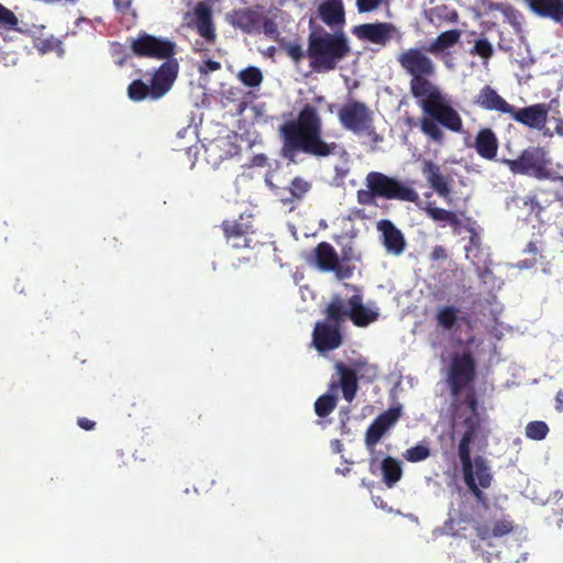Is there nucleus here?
<instances>
[{
	"mask_svg": "<svg viewBox=\"0 0 563 563\" xmlns=\"http://www.w3.org/2000/svg\"><path fill=\"white\" fill-rule=\"evenodd\" d=\"M407 123H408L409 125H411V124L413 123V120H412V119H407Z\"/></svg>",
	"mask_w": 563,
	"mask_h": 563,
	"instance_id": "bf43d9fd",
	"label": "nucleus"
},
{
	"mask_svg": "<svg viewBox=\"0 0 563 563\" xmlns=\"http://www.w3.org/2000/svg\"><path fill=\"white\" fill-rule=\"evenodd\" d=\"M324 312L328 322L340 327L349 318V307L339 295L332 296Z\"/></svg>",
	"mask_w": 563,
	"mask_h": 563,
	"instance_id": "2f4dec72",
	"label": "nucleus"
},
{
	"mask_svg": "<svg viewBox=\"0 0 563 563\" xmlns=\"http://www.w3.org/2000/svg\"><path fill=\"white\" fill-rule=\"evenodd\" d=\"M77 424H78L81 429H84V430H86V431L93 430V429H95V427H96V422H95V421H92V420H90V419H88V418H85V417L78 418V420H77Z\"/></svg>",
	"mask_w": 563,
	"mask_h": 563,
	"instance_id": "3c124183",
	"label": "nucleus"
},
{
	"mask_svg": "<svg viewBox=\"0 0 563 563\" xmlns=\"http://www.w3.org/2000/svg\"><path fill=\"white\" fill-rule=\"evenodd\" d=\"M209 164L217 166L219 164V162H209Z\"/></svg>",
	"mask_w": 563,
	"mask_h": 563,
	"instance_id": "052dcab7",
	"label": "nucleus"
},
{
	"mask_svg": "<svg viewBox=\"0 0 563 563\" xmlns=\"http://www.w3.org/2000/svg\"><path fill=\"white\" fill-rule=\"evenodd\" d=\"M309 30L306 54L311 69L316 73L334 70L351 53L345 32H327L322 26L314 24L313 18L309 19Z\"/></svg>",
	"mask_w": 563,
	"mask_h": 563,
	"instance_id": "7ed1b4c3",
	"label": "nucleus"
},
{
	"mask_svg": "<svg viewBox=\"0 0 563 563\" xmlns=\"http://www.w3.org/2000/svg\"><path fill=\"white\" fill-rule=\"evenodd\" d=\"M269 186L284 206L301 200L311 189V184L299 176L295 177L286 188H279L273 184Z\"/></svg>",
	"mask_w": 563,
	"mask_h": 563,
	"instance_id": "5701e85b",
	"label": "nucleus"
},
{
	"mask_svg": "<svg viewBox=\"0 0 563 563\" xmlns=\"http://www.w3.org/2000/svg\"><path fill=\"white\" fill-rule=\"evenodd\" d=\"M431 261H441L448 258V252L444 246L435 245L430 254Z\"/></svg>",
	"mask_w": 563,
	"mask_h": 563,
	"instance_id": "8fccbe9b",
	"label": "nucleus"
},
{
	"mask_svg": "<svg viewBox=\"0 0 563 563\" xmlns=\"http://www.w3.org/2000/svg\"><path fill=\"white\" fill-rule=\"evenodd\" d=\"M341 125L358 136H366L374 143L382 142L383 137L376 132L374 112L363 101L351 99L338 111Z\"/></svg>",
	"mask_w": 563,
	"mask_h": 563,
	"instance_id": "39448f33",
	"label": "nucleus"
},
{
	"mask_svg": "<svg viewBox=\"0 0 563 563\" xmlns=\"http://www.w3.org/2000/svg\"><path fill=\"white\" fill-rule=\"evenodd\" d=\"M19 21L15 14L0 3V24L7 29H15Z\"/></svg>",
	"mask_w": 563,
	"mask_h": 563,
	"instance_id": "79ce46f5",
	"label": "nucleus"
},
{
	"mask_svg": "<svg viewBox=\"0 0 563 563\" xmlns=\"http://www.w3.org/2000/svg\"><path fill=\"white\" fill-rule=\"evenodd\" d=\"M461 426L463 428V434L457 445L459 456L472 453L471 444L477 439L482 430V420L479 415L467 416L463 419Z\"/></svg>",
	"mask_w": 563,
	"mask_h": 563,
	"instance_id": "a878e982",
	"label": "nucleus"
},
{
	"mask_svg": "<svg viewBox=\"0 0 563 563\" xmlns=\"http://www.w3.org/2000/svg\"><path fill=\"white\" fill-rule=\"evenodd\" d=\"M461 38V31L453 29L440 33L433 42L427 48V52L431 54H438L448 48L453 47Z\"/></svg>",
	"mask_w": 563,
	"mask_h": 563,
	"instance_id": "72a5a7b5",
	"label": "nucleus"
},
{
	"mask_svg": "<svg viewBox=\"0 0 563 563\" xmlns=\"http://www.w3.org/2000/svg\"><path fill=\"white\" fill-rule=\"evenodd\" d=\"M395 33H398L397 27L389 22L364 23L352 29V34L360 41H367L380 46H386Z\"/></svg>",
	"mask_w": 563,
	"mask_h": 563,
	"instance_id": "ddd939ff",
	"label": "nucleus"
},
{
	"mask_svg": "<svg viewBox=\"0 0 563 563\" xmlns=\"http://www.w3.org/2000/svg\"><path fill=\"white\" fill-rule=\"evenodd\" d=\"M397 62L410 75L409 91L422 111L419 119L421 133L435 145L445 142L444 129L455 133L463 130V120L440 87L431 81L437 74L433 60L417 47L401 52Z\"/></svg>",
	"mask_w": 563,
	"mask_h": 563,
	"instance_id": "f257e3e1",
	"label": "nucleus"
},
{
	"mask_svg": "<svg viewBox=\"0 0 563 563\" xmlns=\"http://www.w3.org/2000/svg\"><path fill=\"white\" fill-rule=\"evenodd\" d=\"M261 25H262V31L266 36H269L273 38H276L278 36V34H279L278 26L273 19L263 16Z\"/></svg>",
	"mask_w": 563,
	"mask_h": 563,
	"instance_id": "49530a36",
	"label": "nucleus"
},
{
	"mask_svg": "<svg viewBox=\"0 0 563 563\" xmlns=\"http://www.w3.org/2000/svg\"><path fill=\"white\" fill-rule=\"evenodd\" d=\"M263 14L253 8L235 10L231 14L230 23L246 34L260 33Z\"/></svg>",
	"mask_w": 563,
	"mask_h": 563,
	"instance_id": "4be33fe9",
	"label": "nucleus"
},
{
	"mask_svg": "<svg viewBox=\"0 0 563 563\" xmlns=\"http://www.w3.org/2000/svg\"><path fill=\"white\" fill-rule=\"evenodd\" d=\"M314 255L318 267L323 272H334L336 269L338 253L328 242H321L314 249Z\"/></svg>",
	"mask_w": 563,
	"mask_h": 563,
	"instance_id": "c756f323",
	"label": "nucleus"
},
{
	"mask_svg": "<svg viewBox=\"0 0 563 563\" xmlns=\"http://www.w3.org/2000/svg\"><path fill=\"white\" fill-rule=\"evenodd\" d=\"M338 397L334 394H323L314 402V411L318 417H328L336 407Z\"/></svg>",
	"mask_w": 563,
	"mask_h": 563,
	"instance_id": "e433bc0d",
	"label": "nucleus"
},
{
	"mask_svg": "<svg viewBox=\"0 0 563 563\" xmlns=\"http://www.w3.org/2000/svg\"><path fill=\"white\" fill-rule=\"evenodd\" d=\"M377 229L382 233L383 244L387 253L399 256L406 249V240L402 232L387 219L377 223Z\"/></svg>",
	"mask_w": 563,
	"mask_h": 563,
	"instance_id": "aec40b11",
	"label": "nucleus"
},
{
	"mask_svg": "<svg viewBox=\"0 0 563 563\" xmlns=\"http://www.w3.org/2000/svg\"><path fill=\"white\" fill-rule=\"evenodd\" d=\"M151 90L150 85L142 79H135L128 86V97L134 102L143 101L146 98L152 99Z\"/></svg>",
	"mask_w": 563,
	"mask_h": 563,
	"instance_id": "c9c22d12",
	"label": "nucleus"
},
{
	"mask_svg": "<svg viewBox=\"0 0 563 563\" xmlns=\"http://www.w3.org/2000/svg\"><path fill=\"white\" fill-rule=\"evenodd\" d=\"M380 467L385 485L388 488L394 487L402 476V467L400 461L391 456H386L382 461Z\"/></svg>",
	"mask_w": 563,
	"mask_h": 563,
	"instance_id": "473e14b6",
	"label": "nucleus"
},
{
	"mask_svg": "<svg viewBox=\"0 0 563 563\" xmlns=\"http://www.w3.org/2000/svg\"><path fill=\"white\" fill-rule=\"evenodd\" d=\"M333 107H334V104H332V103H331V104H329V111H330V112H332V111H333Z\"/></svg>",
	"mask_w": 563,
	"mask_h": 563,
	"instance_id": "13d9d810",
	"label": "nucleus"
},
{
	"mask_svg": "<svg viewBox=\"0 0 563 563\" xmlns=\"http://www.w3.org/2000/svg\"><path fill=\"white\" fill-rule=\"evenodd\" d=\"M254 164L256 166H264V165H266V157L264 155L255 156Z\"/></svg>",
	"mask_w": 563,
	"mask_h": 563,
	"instance_id": "5fc2aeb1",
	"label": "nucleus"
},
{
	"mask_svg": "<svg viewBox=\"0 0 563 563\" xmlns=\"http://www.w3.org/2000/svg\"><path fill=\"white\" fill-rule=\"evenodd\" d=\"M474 147L482 158L495 159L498 152V139L495 132L489 128L481 129L475 136Z\"/></svg>",
	"mask_w": 563,
	"mask_h": 563,
	"instance_id": "bb28decb",
	"label": "nucleus"
},
{
	"mask_svg": "<svg viewBox=\"0 0 563 563\" xmlns=\"http://www.w3.org/2000/svg\"><path fill=\"white\" fill-rule=\"evenodd\" d=\"M401 416V408H389L378 415L369 424L365 433V445L373 450L384 434L398 421Z\"/></svg>",
	"mask_w": 563,
	"mask_h": 563,
	"instance_id": "4468645a",
	"label": "nucleus"
},
{
	"mask_svg": "<svg viewBox=\"0 0 563 563\" xmlns=\"http://www.w3.org/2000/svg\"><path fill=\"white\" fill-rule=\"evenodd\" d=\"M515 525L509 516H503L493 521L478 522L475 526L476 536L483 540H490L492 538H501L514 531Z\"/></svg>",
	"mask_w": 563,
	"mask_h": 563,
	"instance_id": "412c9836",
	"label": "nucleus"
},
{
	"mask_svg": "<svg viewBox=\"0 0 563 563\" xmlns=\"http://www.w3.org/2000/svg\"><path fill=\"white\" fill-rule=\"evenodd\" d=\"M343 342L340 325L328 321H318L312 332V343L321 352L333 351Z\"/></svg>",
	"mask_w": 563,
	"mask_h": 563,
	"instance_id": "2eb2a0df",
	"label": "nucleus"
},
{
	"mask_svg": "<svg viewBox=\"0 0 563 563\" xmlns=\"http://www.w3.org/2000/svg\"><path fill=\"white\" fill-rule=\"evenodd\" d=\"M548 106L545 103H537L525 108L516 109L508 114L517 122L530 129H541L548 120Z\"/></svg>",
	"mask_w": 563,
	"mask_h": 563,
	"instance_id": "a211bd4d",
	"label": "nucleus"
},
{
	"mask_svg": "<svg viewBox=\"0 0 563 563\" xmlns=\"http://www.w3.org/2000/svg\"><path fill=\"white\" fill-rule=\"evenodd\" d=\"M463 481L477 504L487 508L488 498L483 492L488 489L494 481L489 462L482 455L472 457V453L459 456Z\"/></svg>",
	"mask_w": 563,
	"mask_h": 563,
	"instance_id": "20e7f679",
	"label": "nucleus"
},
{
	"mask_svg": "<svg viewBox=\"0 0 563 563\" xmlns=\"http://www.w3.org/2000/svg\"><path fill=\"white\" fill-rule=\"evenodd\" d=\"M529 9L540 18L563 23V0H525Z\"/></svg>",
	"mask_w": 563,
	"mask_h": 563,
	"instance_id": "393cba45",
	"label": "nucleus"
},
{
	"mask_svg": "<svg viewBox=\"0 0 563 563\" xmlns=\"http://www.w3.org/2000/svg\"><path fill=\"white\" fill-rule=\"evenodd\" d=\"M131 49L137 57L153 59L173 60L176 54V43L166 37L152 35L141 31L135 38L131 40Z\"/></svg>",
	"mask_w": 563,
	"mask_h": 563,
	"instance_id": "1a4fd4ad",
	"label": "nucleus"
},
{
	"mask_svg": "<svg viewBox=\"0 0 563 563\" xmlns=\"http://www.w3.org/2000/svg\"><path fill=\"white\" fill-rule=\"evenodd\" d=\"M367 189H360L356 194L357 202L362 206H371L375 203L376 194L373 191L371 183L365 181Z\"/></svg>",
	"mask_w": 563,
	"mask_h": 563,
	"instance_id": "37998d69",
	"label": "nucleus"
},
{
	"mask_svg": "<svg viewBox=\"0 0 563 563\" xmlns=\"http://www.w3.org/2000/svg\"><path fill=\"white\" fill-rule=\"evenodd\" d=\"M529 246H530V250L534 249V244L533 243H529Z\"/></svg>",
	"mask_w": 563,
	"mask_h": 563,
	"instance_id": "e2e57ef3",
	"label": "nucleus"
},
{
	"mask_svg": "<svg viewBox=\"0 0 563 563\" xmlns=\"http://www.w3.org/2000/svg\"><path fill=\"white\" fill-rule=\"evenodd\" d=\"M322 100H323V97H318L317 98V101H319V102H322Z\"/></svg>",
	"mask_w": 563,
	"mask_h": 563,
	"instance_id": "680f3d73",
	"label": "nucleus"
},
{
	"mask_svg": "<svg viewBox=\"0 0 563 563\" xmlns=\"http://www.w3.org/2000/svg\"><path fill=\"white\" fill-rule=\"evenodd\" d=\"M384 0H356V9L358 13H367L377 10Z\"/></svg>",
	"mask_w": 563,
	"mask_h": 563,
	"instance_id": "a18cd8bd",
	"label": "nucleus"
},
{
	"mask_svg": "<svg viewBox=\"0 0 563 563\" xmlns=\"http://www.w3.org/2000/svg\"><path fill=\"white\" fill-rule=\"evenodd\" d=\"M555 409L563 411V389L559 390L555 396Z\"/></svg>",
	"mask_w": 563,
	"mask_h": 563,
	"instance_id": "864d4df0",
	"label": "nucleus"
},
{
	"mask_svg": "<svg viewBox=\"0 0 563 563\" xmlns=\"http://www.w3.org/2000/svg\"><path fill=\"white\" fill-rule=\"evenodd\" d=\"M220 68H221V65L219 62L208 59V60H205L203 64L199 67V71L201 74H207L209 71L219 70Z\"/></svg>",
	"mask_w": 563,
	"mask_h": 563,
	"instance_id": "09e8293b",
	"label": "nucleus"
},
{
	"mask_svg": "<svg viewBox=\"0 0 563 563\" xmlns=\"http://www.w3.org/2000/svg\"><path fill=\"white\" fill-rule=\"evenodd\" d=\"M555 132L559 135H563V119L559 120V122L555 125Z\"/></svg>",
	"mask_w": 563,
	"mask_h": 563,
	"instance_id": "6e6d98bb",
	"label": "nucleus"
},
{
	"mask_svg": "<svg viewBox=\"0 0 563 563\" xmlns=\"http://www.w3.org/2000/svg\"><path fill=\"white\" fill-rule=\"evenodd\" d=\"M112 47H113L114 52H117V53L123 52V46L119 43H112Z\"/></svg>",
	"mask_w": 563,
	"mask_h": 563,
	"instance_id": "4d7b16f0",
	"label": "nucleus"
},
{
	"mask_svg": "<svg viewBox=\"0 0 563 563\" xmlns=\"http://www.w3.org/2000/svg\"><path fill=\"white\" fill-rule=\"evenodd\" d=\"M429 456H430V449L423 444H417L412 448H409L404 454V457L408 462H412V463L423 461V460L428 459Z\"/></svg>",
	"mask_w": 563,
	"mask_h": 563,
	"instance_id": "a19ab883",
	"label": "nucleus"
},
{
	"mask_svg": "<svg viewBox=\"0 0 563 563\" xmlns=\"http://www.w3.org/2000/svg\"><path fill=\"white\" fill-rule=\"evenodd\" d=\"M221 228L228 245L232 249L251 247V235L255 233L251 213H241L238 219L224 220Z\"/></svg>",
	"mask_w": 563,
	"mask_h": 563,
	"instance_id": "9b49d317",
	"label": "nucleus"
},
{
	"mask_svg": "<svg viewBox=\"0 0 563 563\" xmlns=\"http://www.w3.org/2000/svg\"><path fill=\"white\" fill-rule=\"evenodd\" d=\"M365 181L372 184L377 198L415 203L419 200V195L413 188L384 173L371 172L366 175Z\"/></svg>",
	"mask_w": 563,
	"mask_h": 563,
	"instance_id": "6e6552de",
	"label": "nucleus"
},
{
	"mask_svg": "<svg viewBox=\"0 0 563 563\" xmlns=\"http://www.w3.org/2000/svg\"><path fill=\"white\" fill-rule=\"evenodd\" d=\"M192 25L207 43L213 44L217 38L212 20V10L206 2H198L194 8Z\"/></svg>",
	"mask_w": 563,
	"mask_h": 563,
	"instance_id": "6ab92c4d",
	"label": "nucleus"
},
{
	"mask_svg": "<svg viewBox=\"0 0 563 563\" xmlns=\"http://www.w3.org/2000/svg\"><path fill=\"white\" fill-rule=\"evenodd\" d=\"M310 18L321 21L332 32L343 31L346 24V13L343 0H321L316 12Z\"/></svg>",
	"mask_w": 563,
	"mask_h": 563,
	"instance_id": "f8f14e48",
	"label": "nucleus"
},
{
	"mask_svg": "<svg viewBox=\"0 0 563 563\" xmlns=\"http://www.w3.org/2000/svg\"><path fill=\"white\" fill-rule=\"evenodd\" d=\"M470 53L474 56H479L484 62H487L493 57L494 48L488 40L479 38L475 41Z\"/></svg>",
	"mask_w": 563,
	"mask_h": 563,
	"instance_id": "ea45409f",
	"label": "nucleus"
},
{
	"mask_svg": "<svg viewBox=\"0 0 563 563\" xmlns=\"http://www.w3.org/2000/svg\"><path fill=\"white\" fill-rule=\"evenodd\" d=\"M117 10L120 12L126 13L131 9L132 1L131 0H113Z\"/></svg>",
	"mask_w": 563,
	"mask_h": 563,
	"instance_id": "603ef678",
	"label": "nucleus"
},
{
	"mask_svg": "<svg viewBox=\"0 0 563 563\" xmlns=\"http://www.w3.org/2000/svg\"><path fill=\"white\" fill-rule=\"evenodd\" d=\"M426 214L435 222H443L452 229L457 230L462 227V221L457 214L451 210L435 207L433 202H428L422 208Z\"/></svg>",
	"mask_w": 563,
	"mask_h": 563,
	"instance_id": "7c9ffc66",
	"label": "nucleus"
},
{
	"mask_svg": "<svg viewBox=\"0 0 563 563\" xmlns=\"http://www.w3.org/2000/svg\"><path fill=\"white\" fill-rule=\"evenodd\" d=\"M282 143L279 155L288 164H298L299 153L314 157L334 155L339 145L322 139V120L318 110L307 103L299 111L296 120H289L278 128Z\"/></svg>",
	"mask_w": 563,
	"mask_h": 563,
	"instance_id": "f03ea898",
	"label": "nucleus"
},
{
	"mask_svg": "<svg viewBox=\"0 0 563 563\" xmlns=\"http://www.w3.org/2000/svg\"><path fill=\"white\" fill-rule=\"evenodd\" d=\"M549 433V427L544 421H531L526 427V435L532 440H543Z\"/></svg>",
	"mask_w": 563,
	"mask_h": 563,
	"instance_id": "58836bf2",
	"label": "nucleus"
},
{
	"mask_svg": "<svg viewBox=\"0 0 563 563\" xmlns=\"http://www.w3.org/2000/svg\"><path fill=\"white\" fill-rule=\"evenodd\" d=\"M378 311L363 305L360 295H353L349 299V319L360 328H365L378 319Z\"/></svg>",
	"mask_w": 563,
	"mask_h": 563,
	"instance_id": "b1692460",
	"label": "nucleus"
},
{
	"mask_svg": "<svg viewBox=\"0 0 563 563\" xmlns=\"http://www.w3.org/2000/svg\"><path fill=\"white\" fill-rule=\"evenodd\" d=\"M475 376L476 364L470 352L453 355L448 377L452 396L457 397L474 382Z\"/></svg>",
	"mask_w": 563,
	"mask_h": 563,
	"instance_id": "9d476101",
	"label": "nucleus"
},
{
	"mask_svg": "<svg viewBox=\"0 0 563 563\" xmlns=\"http://www.w3.org/2000/svg\"><path fill=\"white\" fill-rule=\"evenodd\" d=\"M283 48L286 52L287 56L291 58L295 63L301 62L302 58L305 57V52L299 43H288L284 45Z\"/></svg>",
	"mask_w": 563,
	"mask_h": 563,
	"instance_id": "c03bdc74",
	"label": "nucleus"
},
{
	"mask_svg": "<svg viewBox=\"0 0 563 563\" xmlns=\"http://www.w3.org/2000/svg\"><path fill=\"white\" fill-rule=\"evenodd\" d=\"M476 102L481 108L489 111L494 110L506 114L512 111V106L499 96L490 86H484L481 89Z\"/></svg>",
	"mask_w": 563,
	"mask_h": 563,
	"instance_id": "cd10ccee",
	"label": "nucleus"
},
{
	"mask_svg": "<svg viewBox=\"0 0 563 563\" xmlns=\"http://www.w3.org/2000/svg\"><path fill=\"white\" fill-rule=\"evenodd\" d=\"M457 312L454 306L439 308L435 314L437 324L443 330L451 331L459 320Z\"/></svg>",
	"mask_w": 563,
	"mask_h": 563,
	"instance_id": "f704fd0d",
	"label": "nucleus"
},
{
	"mask_svg": "<svg viewBox=\"0 0 563 563\" xmlns=\"http://www.w3.org/2000/svg\"><path fill=\"white\" fill-rule=\"evenodd\" d=\"M464 402L470 408L471 415H478V412H477L478 402H477V397H476L474 389H471L466 394Z\"/></svg>",
	"mask_w": 563,
	"mask_h": 563,
	"instance_id": "de8ad7c7",
	"label": "nucleus"
},
{
	"mask_svg": "<svg viewBox=\"0 0 563 563\" xmlns=\"http://www.w3.org/2000/svg\"><path fill=\"white\" fill-rule=\"evenodd\" d=\"M421 173L429 187L440 197L444 199L450 198L452 177L444 175L437 163L431 159H424L421 164Z\"/></svg>",
	"mask_w": 563,
	"mask_h": 563,
	"instance_id": "f3484780",
	"label": "nucleus"
},
{
	"mask_svg": "<svg viewBox=\"0 0 563 563\" xmlns=\"http://www.w3.org/2000/svg\"><path fill=\"white\" fill-rule=\"evenodd\" d=\"M178 74L177 60L163 63L153 74L151 79L152 100H157L165 96L172 88Z\"/></svg>",
	"mask_w": 563,
	"mask_h": 563,
	"instance_id": "dca6fc26",
	"label": "nucleus"
},
{
	"mask_svg": "<svg viewBox=\"0 0 563 563\" xmlns=\"http://www.w3.org/2000/svg\"><path fill=\"white\" fill-rule=\"evenodd\" d=\"M501 162L512 174L526 175L539 180L550 179L552 176L551 159L548 152L540 146H530L525 148L517 158H504Z\"/></svg>",
	"mask_w": 563,
	"mask_h": 563,
	"instance_id": "0eeeda50",
	"label": "nucleus"
},
{
	"mask_svg": "<svg viewBox=\"0 0 563 563\" xmlns=\"http://www.w3.org/2000/svg\"><path fill=\"white\" fill-rule=\"evenodd\" d=\"M238 78L244 86L254 88L262 84L263 74L260 68L255 66H249L238 74Z\"/></svg>",
	"mask_w": 563,
	"mask_h": 563,
	"instance_id": "4c0bfd02",
	"label": "nucleus"
},
{
	"mask_svg": "<svg viewBox=\"0 0 563 563\" xmlns=\"http://www.w3.org/2000/svg\"><path fill=\"white\" fill-rule=\"evenodd\" d=\"M357 261L360 256L355 254L352 246L343 247L341 257L338 256L335 276L341 280L351 278L356 269L354 263Z\"/></svg>",
	"mask_w": 563,
	"mask_h": 563,
	"instance_id": "c85d7f7f",
	"label": "nucleus"
},
{
	"mask_svg": "<svg viewBox=\"0 0 563 563\" xmlns=\"http://www.w3.org/2000/svg\"><path fill=\"white\" fill-rule=\"evenodd\" d=\"M529 246H530V250L534 249V244L533 243H529Z\"/></svg>",
	"mask_w": 563,
	"mask_h": 563,
	"instance_id": "0e129e2a",
	"label": "nucleus"
},
{
	"mask_svg": "<svg viewBox=\"0 0 563 563\" xmlns=\"http://www.w3.org/2000/svg\"><path fill=\"white\" fill-rule=\"evenodd\" d=\"M335 374L338 379L329 384L330 391H335L339 388L342 390V396L347 402H352L358 390V379L365 376L372 380L376 376V371L363 357L352 360L350 364L338 361L334 364Z\"/></svg>",
	"mask_w": 563,
	"mask_h": 563,
	"instance_id": "423d86ee",
	"label": "nucleus"
}]
</instances>
